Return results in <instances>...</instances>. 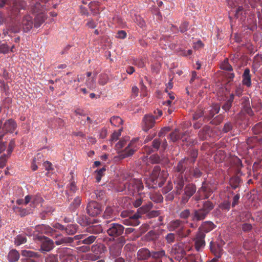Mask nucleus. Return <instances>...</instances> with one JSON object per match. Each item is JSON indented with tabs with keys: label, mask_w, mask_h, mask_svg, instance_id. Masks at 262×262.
Segmentation results:
<instances>
[{
	"label": "nucleus",
	"mask_w": 262,
	"mask_h": 262,
	"mask_svg": "<svg viewBox=\"0 0 262 262\" xmlns=\"http://www.w3.org/2000/svg\"><path fill=\"white\" fill-rule=\"evenodd\" d=\"M194 162V160L191 161L189 158L185 157L174 166L173 168L177 173L175 174L173 182L177 194L182 193L185 182L190 180L191 168Z\"/></svg>",
	"instance_id": "f257e3e1"
},
{
	"label": "nucleus",
	"mask_w": 262,
	"mask_h": 262,
	"mask_svg": "<svg viewBox=\"0 0 262 262\" xmlns=\"http://www.w3.org/2000/svg\"><path fill=\"white\" fill-rule=\"evenodd\" d=\"M5 7L10 13L17 16L21 10H25L27 3L24 0H0V9Z\"/></svg>",
	"instance_id": "f03ea898"
},
{
	"label": "nucleus",
	"mask_w": 262,
	"mask_h": 262,
	"mask_svg": "<svg viewBox=\"0 0 262 262\" xmlns=\"http://www.w3.org/2000/svg\"><path fill=\"white\" fill-rule=\"evenodd\" d=\"M123 181L127 182V194L134 195L136 193L140 194V191L143 189L144 186L142 182L140 179L131 178L130 174L127 172L123 173L121 176Z\"/></svg>",
	"instance_id": "7ed1b4c3"
},
{
	"label": "nucleus",
	"mask_w": 262,
	"mask_h": 262,
	"mask_svg": "<svg viewBox=\"0 0 262 262\" xmlns=\"http://www.w3.org/2000/svg\"><path fill=\"white\" fill-rule=\"evenodd\" d=\"M168 174L166 171L161 170L159 166H155L150 174V179L152 183L150 188H155L157 186L161 187L165 182Z\"/></svg>",
	"instance_id": "20e7f679"
},
{
	"label": "nucleus",
	"mask_w": 262,
	"mask_h": 262,
	"mask_svg": "<svg viewBox=\"0 0 262 262\" xmlns=\"http://www.w3.org/2000/svg\"><path fill=\"white\" fill-rule=\"evenodd\" d=\"M216 189V186L213 183L205 180L202 182L201 187L199 188L196 194L192 197V200L199 201L207 199Z\"/></svg>",
	"instance_id": "39448f33"
},
{
	"label": "nucleus",
	"mask_w": 262,
	"mask_h": 262,
	"mask_svg": "<svg viewBox=\"0 0 262 262\" xmlns=\"http://www.w3.org/2000/svg\"><path fill=\"white\" fill-rule=\"evenodd\" d=\"M106 226L107 233L113 239L123 236L122 234L124 231V227L123 225L112 221H108Z\"/></svg>",
	"instance_id": "423d86ee"
},
{
	"label": "nucleus",
	"mask_w": 262,
	"mask_h": 262,
	"mask_svg": "<svg viewBox=\"0 0 262 262\" xmlns=\"http://www.w3.org/2000/svg\"><path fill=\"white\" fill-rule=\"evenodd\" d=\"M152 203L151 202H148L146 204L143 205L138 209L137 213L129 216V219L128 220L129 222L126 223L134 226L139 225V219L141 217V214L148 213L152 208Z\"/></svg>",
	"instance_id": "0eeeda50"
},
{
	"label": "nucleus",
	"mask_w": 262,
	"mask_h": 262,
	"mask_svg": "<svg viewBox=\"0 0 262 262\" xmlns=\"http://www.w3.org/2000/svg\"><path fill=\"white\" fill-rule=\"evenodd\" d=\"M125 243L124 236L117 238L116 242L111 245L108 247L110 258H115L121 255L122 248Z\"/></svg>",
	"instance_id": "6e6552de"
},
{
	"label": "nucleus",
	"mask_w": 262,
	"mask_h": 262,
	"mask_svg": "<svg viewBox=\"0 0 262 262\" xmlns=\"http://www.w3.org/2000/svg\"><path fill=\"white\" fill-rule=\"evenodd\" d=\"M183 190L184 192L182 195L181 203L185 205L195 193L196 194V187L195 184L188 183L185 187H183Z\"/></svg>",
	"instance_id": "1a4fd4ad"
},
{
	"label": "nucleus",
	"mask_w": 262,
	"mask_h": 262,
	"mask_svg": "<svg viewBox=\"0 0 262 262\" xmlns=\"http://www.w3.org/2000/svg\"><path fill=\"white\" fill-rule=\"evenodd\" d=\"M58 253L61 262H77L75 257L72 254V250L70 248L59 249Z\"/></svg>",
	"instance_id": "9d476101"
},
{
	"label": "nucleus",
	"mask_w": 262,
	"mask_h": 262,
	"mask_svg": "<svg viewBox=\"0 0 262 262\" xmlns=\"http://www.w3.org/2000/svg\"><path fill=\"white\" fill-rule=\"evenodd\" d=\"M138 148L137 140H132L125 147L124 150L120 154V157L122 159L132 156Z\"/></svg>",
	"instance_id": "9b49d317"
},
{
	"label": "nucleus",
	"mask_w": 262,
	"mask_h": 262,
	"mask_svg": "<svg viewBox=\"0 0 262 262\" xmlns=\"http://www.w3.org/2000/svg\"><path fill=\"white\" fill-rule=\"evenodd\" d=\"M86 209L87 213L92 216H97L102 211L101 205L95 201L89 202Z\"/></svg>",
	"instance_id": "f8f14e48"
},
{
	"label": "nucleus",
	"mask_w": 262,
	"mask_h": 262,
	"mask_svg": "<svg viewBox=\"0 0 262 262\" xmlns=\"http://www.w3.org/2000/svg\"><path fill=\"white\" fill-rule=\"evenodd\" d=\"M206 234L201 233H196L195 237L193 238L194 242V247L195 250L198 252L202 251L204 249L206 243L205 238Z\"/></svg>",
	"instance_id": "ddd939ff"
},
{
	"label": "nucleus",
	"mask_w": 262,
	"mask_h": 262,
	"mask_svg": "<svg viewBox=\"0 0 262 262\" xmlns=\"http://www.w3.org/2000/svg\"><path fill=\"white\" fill-rule=\"evenodd\" d=\"M155 117L152 115H145L142 122V129L145 132H147L152 128L155 124Z\"/></svg>",
	"instance_id": "4468645a"
},
{
	"label": "nucleus",
	"mask_w": 262,
	"mask_h": 262,
	"mask_svg": "<svg viewBox=\"0 0 262 262\" xmlns=\"http://www.w3.org/2000/svg\"><path fill=\"white\" fill-rule=\"evenodd\" d=\"M167 228L170 231L178 230L179 235L181 234L184 229L183 222L180 220H175L170 221L167 226Z\"/></svg>",
	"instance_id": "2eb2a0df"
},
{
	"label": "nucleus",
	"mask_w": 262,
	"mask_h": 262,
	"mask_svg": "<svg viewBox=\"0 0 262 262\" xmlns=\"http://www.w3.org/2000/svg\"><path fill=\"white\" fill-rule=\"evenodd\" d=\"M241 105L242 110L239 113V115L244 112L250 116L253 115V112L251 109L250 100L248 97L245 96L242 98Z\"/></svg>",
	"instance_id": "dca6fc26"
},
{
	"label": "nucleus",
	"mask_w": 262,
	"mask_h": 262,
	"mask_svg": "<svg viewBox=\"0 0 262 262\" xmlns=\"http://www.w3.org/2000/svg\"><path fill=\"white\" fill-rule=\"evenodd\" d=\"M216 227L215 225L211 221H205L202 223L200 226L199 227L197 232L201 233L202 234H206L211 231L212 230Z\"/></svg>",
	"instance_id": "f3484780"
},
{
	"label": "nucleus",
	"mask_w": 262,
	"mask_h": 262,
	"mask_svg": "<svg viewBox=\"0 0 262 262\" xmlns=\"http://www.w3.org/2000/svg\"><path fill=\"white\" fill-rule=\"evenodd\" d=\"M33 21L32 17L29 15H25L20 24V27L23 28L25 32H28L32 28Z\"/></svg>",
	"instance_id": "a211bd4d"
},
{
	"label": "nucleus",
	"mask_w": 262,
	"mask_h": 262,
	"mask_svg": "<svg viewBox=\"0 0 262 262\" xmlns=\"http://www.w3.org/2000/svg\"><path fill=\"white\" fill-rule=\"evenodd\" d=\"M188 135V132L180 133L179 129H176L173 132L169 134L170 139L172 142H176L178 140H182L183 141H187V138L185 137Z\"/></svg>",
	"instance_id": "6ab92c4d"
},
{
	"label": "nucleus",
	"mask_w": 262,
	"mask_h": 262,
	"mask_svg": "<svg viewBox=\"0 0 262 262\" xmlns=\"http://www.w3.org/2000/svg\"><path fill=\"white\" fill-rule=\"evenodd\" d=\"M208 215L201 208L194 209L191 215V220L193 222H199L204 220Z\"/></svg>",
	"instance_id": "aec40b11"
},
{
	"label": "nucleus",
	"mask_w": 262,
	"mask_h": 262,
	"mask_svg": "<svg viewBox=\"0 0 262 262\" xmlns=\"http://www.w3.org/2000/svg\"><path fill=\"white\" fill-rule=\"evenodd\" d=\"M151 254V257L153 259L157 261L162 260L163 262H166V258H168L169 256L166 254L165 251L162 249L152 251Z\"/></svg>",
	"instance_id": "412c9836"
},
{
	"label": "nucleus",
	"mask_w": 262,
	"mask_h": 262,
	"mask_svg": "<svg viewBox=\"0 0 262 262\" xmlns=\"http://www.w3.org/2000/svg\"><path fill=\"white\" fill-rule=\"evenodd\" d=\"M54 247V242L47 237H43V240L41 244L40 250L42 252H49Z\"/></svg>",
	"instance_id": "4be33fe9"
},
{
	"label": "nucleus",
	"mask_w": 262,
	"mask_h": 262,
	"mask_svg": "<svg viewBox=\"0 0 262 262\" xmlns=\"http://www.w3.org/2000/svg\"><path fill=\"white\" fill-rule=\"evenodd\" d=\"M151 252L146 248L140 249L137 253V259L138 260H146L151 257Z\"/></svg>",
	"instance_id": "5701e85b"
},
{
	"label": "nucleus",
	"mask_w": 262,
	"mask_h": 262,
	"mask_svg": "<svg viewBox=\"0 0 262 262\" xmlns=\"http://www.w3.org/2000/svg\"><path fill=\"white\" fill-rule=\"evenodd\" d=\"M4 126L6 135L7 133H13L17 127V124L14 120L10 119L5 121Z\"/></svg>",
	"instance_id": "b1692460"
},
{
	"label": "nucleus",
	"mask_w": 262,
	"mask_h": 262,
	"mask_svg": "<svg viewBox=\"0 0 262 262\" xmlns=\"http://www.w3.org/2000/svg\"><path fill=\"white\" fill-rule=\"evenodd\" d=\"M211 128L209 126L205 125L198 133V137L201 140H208L210 137Z\"/></svg>",
	"instance_id": "393cba45"
},
{
	"label": "nucleus",
	"mask_w": 262,
	"mask_h": 262,
	"mask_svg": "<svg viewBox=\"0 0 262 262\" xmlns=\"http://www.w3.org/2000/svg\"><path fill=\"white\" fill-rule=\"evenodd\" d=\"M250 70L248 68L245 69L242 75V84L247 88L251 86V75L250 73Z\"/></svg>",
	"instance_id": "a878e982"
},
{
	"label": "nucleus",
	"mask_w": 262,
	"mask_h": 262,
	"mask_svg": "<svg viewBox=\"0 0 262 262\" xmlns=\"http://www.w3.org/2000/svg\"><path fill=\"white\" fill-rule=\"evenodd\" d=\"M210 249L211 252L217 258H220L222 255L223 249L212 241L210 243Z\"/></svg>",
	"instance_id": "bb28decb"
},
{
	"label": "nucleus",
	"mask_w": 262,
	"mask_h": 262,
	"mask_svg": "<svg viewBox=\"0 0 262 262\" xmlns=\"http://www.w3.org/2000/svg\"><path fill=\"white\" fill-rule=\"evenodd\" d=\"M12 208L15 213H18L21 216H26L31 212V209L28 208L14 206Z\"/></svg>",
	"instance_id": "cd10ccee"
},
{
	"label": "nucleus",
	"mask_w": 262,
	"mask_h": 262,
	"mask_svg": "<svg viewBox=\"0 0 262 262\" xmlns=\"http://www.w3.org/2000/svg\"><path fill=\"white\" fill-rule=\"evenodd\" d=\"M46 16L43 13L37 14L34 18V27L38 28L45 21L46 19Z\"/></svg>",
	"instance_id": "c85d7f7f"
},
{
	"label": "nucleus",
	"mask_w": 262,
	"mask_h": 262,
	"mask_svg": "<svg viewBox=\"0 0 262 262\" xmlns=\"http://www.w3.org/2000/svg\"><path fill=\"white\" fill-rule=\"evenodd\" d=\"M85 237L83 239L78 242L79 244L90 245L93 243L96 239L97 236L95 235H88L85 234Z\"/></svg>",
	"instance_id": "c756f323"
},
{
	"label": "nucleus",
	"mask_w": 262,
	"mask_h": 262,
	"mask_svg": "<svg viewBox=\"0 0 262 262\" xmlns=\"http://www.w3.org/2000/svg\"><path fill=\"white\" fill-rule=\"evenodd\" d=\"M56 237L57 239L55 241V243L57 245L72 243L73 242V238H72L71 237H63L61 235H59Z\"/></svg>",
	"instance_id": "7c9ffc66"
},
{
	"label": "nucleus",
	"mask_w": 262,
	"mask_h": 262,
	"mask_svg": "<svg viewBox=\"0 0 262 262\" xmlns=\"http://www.w3.org/2000/svg\"><path fill=\"white\" fill-rule=\"evenodd\" d=\"M172 251V253L174 254H181V255H185L186 254V252L184 249V245L182 244L174 245Z\"/></svg>",
	"instance_id": "2f4dec72"
},
{
	"label": "nucleus",
	"mask_w": 262,
	"mask_h": 262,
	"mask_svg": "<svg viewBox=\"0 0 262 262\" xmlns=\"http://www.w3.org/2000/svg\"><path fill=\"white\" fill-rule=\"evenodd\" d=\"M220 110V106L219 105L215 104L212 106L211 109L209 111V114L205 116V119L207 120H210L211 118H213L215 114L219 113Z\"/></svg>",
	"instance_id": "473e14b6"
},
{
	"label": "nucleus",
	"mask_w": 262,
	"mask_h": 262,
	"mask_svg": "<svg viewBox=\"0 0 262 262\" xmlns=\"http://www.w3.org/2000/svg\"><path fill=\"white\" fill-rule=\"evenodd\" d=\"M214 207V205L212 202L210 201H206L203 202L202 207L201 209L208 214L213 209Z\"/></svg>",
	"instance_id": "72a5a7b5"
},
{
	"label": "nucleus",
	"mask_w": 262,
	"mask_h": 262,
	"mask_svg": "<svg viewBox=\"0 0 262 262\" xmlns=\"http://www.w3.org/2000/svg\"><path fill=\"white\" fill-rule=\"evenodd\" d=\"M86 231L93 234H99L102 231V228L100 225H92L87 228Z\"/></svg>",
	"instance_id": "f704fd0d"
},
{
	"label": "nucleus",
	"mask_w": 262,
	"mask_h": 262,
	"mask_svg": "<svg viewBox=\"0 0 262 262\" xmlns=\"http://www.w3.org/2000/svg\"><path fill=\"white\" fill-rule=\"evenodd\" d=\"M78 226L76 224H70L64 227L66 232L68 235H74L77 231Z\"/></svg>",
	"instance_id": "c9c22d12"
},
{
	"label": "nucleus",
	"mask_w": 262,
	"mask_h": 262,
	"mask_svg": "<svg viewBox=\"0 0 262 262\" xmlns=\"http://www.w3.org/2000/svg\"><path fill=\"white\" fill-rule=\"evenodd\" d=\"M19 257V254L16 250H11L8 255V258L10 262H15Z\"/></svg>",
	"instance_id": "e433bc0d"
},
{
	"label": "nucleus",
	"mask_w": 262,
	"mask_h": 262,
	"mask_svg": "<svg viewBox=\"0 0 262 262\" xmlns=\"http://www.w3.org/2000/svg\"><path fill=\"white\" fill-rule=\"evenodd\" d=\"M202 172L201 170L198 168L195 167L194 168H191V175L190 177V180L188 182H190L193 178H199L202 176Z\"/></svg>",
	"instance_id": "4c0bfd02"
},
{
	"label": "nucleus",
	"mask_w": 262,
	"mask_h": 262,
	"mask_svg": "<svg viewBox=\"0 0 262 262\" xmlns=\"http://www.w3.org/2000/svg\"><path fill=\"white\" fill-rule=\"evenodd\" d=\"M81 199L79 196L76 197L71 203L69 208L72 211L75 210L81 204Z\"/></svg>",
	"instance_id": "58836bf2"
},
{
	"label": "nucleus",
	"mask_w": 262,
	"mask_h": 262,
	"mask_svg": "<svg viewBox=\"0 0 262 262\" xmlns=\"http://www.w3.org/2000/svg\"><path fill=\"white\" fill-rule=\"evenodd\" d=\"M99 4L97 2H91L89 4V8L90 9L93 15H96L99 13V10L98 9Z\"/></svg>",
	"instance_id": "ea45409f"
},
{
	"label": "nucleus",
	"mask_w": 262,
	"mask_h": 262,
	"mask_svg": "<svg viewBox=\"0 0 262 262\" xmlns=\"http://www.w3.org/2000/svg\"><path fill=\"white\" fill-rule=\"evenodd\" d=\"M44 7L39 3H36L32 8L31 11L33 13H43Z\"/></svg>",
	"instance_id": "a19ab883"
},
{
	"label": "nucleus",
	"mask_w": 262,
	"mask_h": 262,
	"mask_svg": "<svg viewBox=\"0 0 262 262\" xmlns=\"http://www.w3.org/2000/svg\"><path fill=\"white\" fill-rule=\"evenodd\" d=\"M40 229L44 233L50 235H53L55 232V230L49 225H42L40 226Z\"/></svg>",
	"instance_id": "79ce46f5"
},
{
	"label": "nucleus",
	"mask_w": 262,
	"mask_h": 262,
	"mask_svg": "<svg viewBox=\"0 0 262 262\" xmlns=\"http://www.w3.org/2000/svg\"><path fill=\"white\" fill-rule=\"evenodd\" d=\"M220 68L223 70L227 71L229 72L233 71V68L231 65L229 63L228 59H226L221 64Z\"/></svg>",
	"instance_id": "37998d69"
},
{
	"label": "nucleus",
	"mask_w": 262,
	"mask_h": 262,
	"mask_svg": "<svg viewBox=\"0 0 262 262\" xmlns=\"http://www.w3.org/2000/svg\"><path fill=\"white\" fill-rule=\"evenodd\" d=\"M241 179L238 177L232 178L230 180V184L234 189H235L239 187Z\"/></svg>",
	"instance_id": "c03bdc74"
},
{
	"label": "nucleus",
	"mask_w": 262,
	"mask_h": 262,
	"mask_svg": "<svg viewBox=\"0 0 262 262\" xmlns=\"http://www.w3.org/2000/svg\"><path fill=\"white\" fill-rule=\"evenodd\" d=\"M110 122L112 125L115 126H119L120 125L122 124L123 120L119 116H114L111 118Z\"/></svg>",
	"instance_id": "a18cd8bd"
},
{
	"label": "nucleus",
	"mask_w": 262,
	"mask_h": 262,
	"mask_svg": "<svg viewBox=\"0 0 262 262\" xmlns=\"http://www.w3.org/2000/svg\"><path fill=\"white\" fill-rule=\"evenodd\" d=\"M251 216L249 211H243L241 212L239 218L241 222H244L248 221Z\"/></svg>",
	"instance_id": "49530a36"
},
{
	"label": "nucleus",
	"mask_w": 262,
	"mask_h": 262,
	"mask_svg": "<svg viewBox=\"0 0 262 262\" xmlns=\"http://www.w3.org/2000/svg\"><path fill=\"white\" fill-rule=\"evenodd\" d=\"M27 241L26 236L25 235H18L15 239V244L19 246L22 244L25 243Z\"/></svg>",
	"instance_id": "de8ad7c7"
},
{
	"label": "nucleus",
	"mask_w": 262,
	"mask_h": 262,
	"mask_svg": "<svg viewBox=\"0 0 262 262\" xmlns=\"http://www.w3.org/2000/svg\"><path fill=\"white\" fill-rule=\"evenodd\" d=\"M252 131L255 135L262 134V122L256 124L252 127Z\"/></svg>",
	"instance_id": "09e8293b"
},
{
	"label": "nucleus",
	"mask_w": 262,
	"mask_h": 262,
	"mask_svg": "<svg viewBox=\"0 0 262 262\" xmlns=\"http://www.w3.org/2000/svg\"><path fill=\"white\" fill-rule=\"evenodd\" d=\"M21 255L23 256L27 257H35L37 256V254L36 252L30 250H23Z\"/></svg>",
	"instance_id": "8fccbe9b"
},
{
	"label": "nucleus",
	"mask_w": 262,
	"mask_h": 262,
	"mask_svg": "<svg viewBox=\"0 0 262 262\" xmlns=\"http://www.w3.org/2000/svg\"><path fill=\"white\" fill-rule=\"evenodd\" d=\"M100 258L99 255L94 253H88L85 255V259L91 261H96Z\"/></svg>",
	"instance_id": "3c124183"
},
{
	"label": "nucleus",
	"mask_w": 262,
	"mask_h": 262,
	"mask_svg": "<svg viewBox=\"0 0 262 262\" xmlns=\"http://www.w3.org/2000/svg\"><path fill=\"white\" fill-rule=\"evenodd\" d=\"M101 246L98 244L93 245L90 248V250H91L93 253L97 255H99V254L101 253Z\"/></svg>",
	"instance_id": "603ef678"
},
{
	"label": "nucleus",
	"mask_w": 262,
	"mask_h": 262,
	"mask_svg": "<svg viewBox=\"0 0 262 262\" xmlns=\"http://www.w3.org/2000/svg\"><path fill=\"white\" fill-rule=\"evenodd\" d=\"M127 182H125L123 184H120L119 185L117 186L116 190L118 192H124V193H127Z\"/></svg>",
	"instance_id": "864d4df0"
},
{
	"label": "nucleus",
	"mask_w": 262,
	"mask_h": 262,
	"mask_svg": "<svg viewBox=\"0 0 262 262\" xmlns=\"http://www.w3.org/2000/svg\"><path fill=\"white\" fill-rule=\"evenodd\" d=\"M105 168L103 167L99 169V170H97L95 171L96 173V179L97 182H99L101 180L102 177L104 175V173L105 171Z\"/></svg>",
	"instance_id": "5fc2aeb1"
},
{
	"label": "nucleus",
	"mask_w": 262,
	"mask_h": 262,
	"mask_svg": "<svg viewBox=\"0 0 262 262\" xmlns=\"http://www.w3.org/2000/svg\"><path fill=\"white\" fill-rule=\"evenodd\" d=\"M165 238L167 243L171 244L175 241L176 235L173 233H169L165 236Z\"/></svg>",
	"instance_id": "6e6d98bb"
},
{
	"label": "nucleus",
	"mask_w": 262,
	"mask_h": 262,
	"mask_svg": "<svg viewBox=\"0 0 262 262\" xmlns=\"http://www.w3.org/2000/svg\"><path fill=\"white\" fill-rule=\"evenodd\" d=\"M108 78L107 75L102 74L99 75L98 82L100 85H104L107 83Z\"/></svg>",
	"instance_id": "4d7b16f0"
},
{
	"label": "nucleus",
	"mask_w": 262,
	"mask_h": 262,
	"mask_svg": "<svg viewBox=\"0 0 262 262\" xmlns=\"http://www.w3.org/2000/svg\"><path fill=\"white\" fill-rule=\"evenodd\" d=\"M191 215L190 210L188 209H186L180 212L179 216L181 219H187Z\"/></svg>",
	"instance_id": "13d9d810"
},
{
	"label": "nucleus",
	"mask_w": 262,
	"mask_h": 262,
	"mask_svg": "<svg viewBox=\"0 0 262 262\" xmlns=\"http://www.w3.org/2000/svg\"><path fill=\"white\" fill-rule=\"evenodd\" d=\"M9 47L6 43H2L0 41V53L6 54L9 52Z\"/></svg>",
	"instance_id": "bf43d9fd"
},
{
	"label": "nucleus",
	"mask_w": 262,
	"mask_h": 262,
	"mask_svg": "<svg viewBox=\"0 0 262 262\" xmlns=\"http://www.w3.org/2000/svg\"><path fill=\"white\" fill-rule=\"evenodd\" d=\"M45 262H59L57 255L50 254L45 259Z\"/></svg>",
	"instance_id": "052dcab7"
},
{
	"label": "nucleus",
	"mask_w": 262,
	"mask_h": 262,
	"mask_svg": "<svg viewBox=\"0 0 262 262\" xmlns=\"http://www.w3.org/2000/svg\"><path fill=\"white\" fill-rule=\"evenodd\" d=\"M199 255H189L183 260L184 262H199Z\"/></svg>",
	"instance_id": "680f3d73"
},
{
	"label": "nucleus",
	"mask_w": 262,
	"mask_h": 262,
	"mask_svg": "<svg viewBox=\"0 0 262 262\" xmlns=\"http://www.w3.org/2000/svg\"><path fill=\"white\" fill-rule=\"evenodd\" d=\"M8 158V156L6 155H4L0 157V168H3L5 166Z\"/></svg>",
	"instance_id": "e2e57ef3"
},
{
	"label": "nucleus",
	"mask_w": 262,
	"mask_h": 262,
	"mask_svg": "<svg viewBox=\"0 0 262 262\" xmlns=\"http://www.w3.org/2000/svg\"><path fill=\"white\" fill-rule=\"evenodd\" d=\"M150 198L152 201L156 203H161L163 201V197L160 194H153Z\"/></svg>",
	"instance_id": "0e129e2a"
},
{
	"label": "nucleus",
	"mask_w": 262,
	"mask_h": 262,
	"mask_svg": "<svg viewBox=\"0 0 262 262\" xmlns=\"http://www.w3.org/2000/svg\"><path fill=\"white\" fill-rule=\"evenodd\" d=\"M173 188V185L171 182H168L166 186L162 189V193L166 194L168 193Z\"/></svg>",
	"instance_id": "69168bd1"
},
{
	"label": "nucleus",
	"mask_w": 262,
	"mask_h": 262,
	"mask_svg": "<svg viewBox=\"0 0 262 262\" xmlns=\"http://www.w3.org/2000/svg\"><path fill=\"white\" fill-rule=\"evenodd\" d=\"M149 161L152 164L159 163L160 162V158L158 155H152L149 157Z\"/></svg>",
	"instance_id": "338daca9"
},
{
	"label": "nucleus",
	"mask_w": 262,
	"mask_h": 262,
	"mask_svg": "<svg viewBox=\"0 0 262 262\" xmlns=\"http://www.w3.org/2000/svg\"><path fill=\"white\" fill-rule=\"evenodd\" d=\"M233 128V125L231 122H228L226 123L224 126L223 128V132L224 133H227L229 131L231 130Z\"/></svg>",
	"instance_id": "774afa93"
}]
</instances>
